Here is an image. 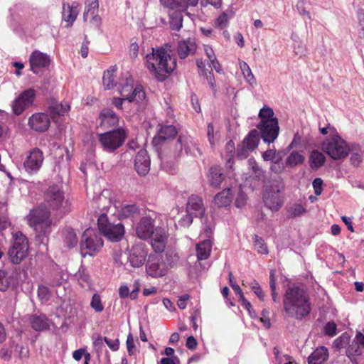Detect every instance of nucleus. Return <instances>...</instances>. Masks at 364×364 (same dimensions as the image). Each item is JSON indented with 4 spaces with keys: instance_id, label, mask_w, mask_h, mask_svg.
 Instances as JSON below:
<instances>
[{
    "instance_id": "1",
    "label": "nucleus",
    "mask_w": 364,
    "mask_h": 364,
    "mask_svg": "<svg viewBox=\"0 0 364 364\" xmlns=\"http://www.w3.org/2000/svg\"><path fill=\"white\" fill-rule=\"evenodd\" d=\"M283 310L285 318L301 321L307 317L312 310L307 291L296 285L288 287L283 297Z\"/></svg>"
},
{
    "instance_id": "2",
    "label": "nucleus",
    "mask_w": 364,
    "mask_h": 364,
    "mask_svg": "<svg viewBox=\"0 0 364 364\" xmlns=\"http://www.w3.org/2000/svg\"><path fill=\"white\" fill-rule=\"evenodd\" d=\"M146 56V67L158 82H164L176 67V59L164 48H151Z\"/></svg>"
},
{
    "instance_id": "3",
    "label": "nucleus",
    "mask_w": 364,
    "mask_h": 364,
    "mask_svg": "<svg viewBox=\"0 0 364 364\" xmlns=\"http://www.w3.org/2000/svg\"><path fill=\"white\" fill-rule=\"evenodd\" d=\"M273 109L268 107H263L259 112L258 117L261 122L257 124V128L261 132V137L264 142L272 143L278 136L279 127L278 119L274 117Z\"/></svg>"
},
{
    "instance_id": "4",
    "label": "nucleus",
    "mask_w": 364,
    "mask_h": 364,
    "mask_svg": "<svg viewBox=\"0 0 364 364\" xmlns=\"http://www.w3.org/2000/svg\"><path fill=\"white\" fill-rule=\"evenodd\" d=\"M119 93L127 98L129 102L146 105V93L141 85H134V80L131 76H126L119 82Z\"/></svg>"
},
{
    "instance_id": "5",
    "label": "nucleus",
    "mask_w": 364,
    "mask_h": 364,
    "mask_svg": "<svg viewBox=\"0 0 364 364\" xmlns=\"http://www.w3.org/2000/svg\"><path fill=\"white\" fill-rule=\"evenodd\" d=\"M104 245L101 235L97 230L87 228L82 236L80 242V253L85 257L87 255L94 256L100 252Z\"/></svg>"
},
{
    "instance_id": "6",
    "label": "nucleus",
    "mask_w": 364,
    "mask_h": 364,
    "mask_svg": "<svg viewBox=\"0 0 364 364\" xmlns=\"http://www.w3.org/2000/svg\"><path fill=\"white\" fill-rule=\"evenodd\" d=\"M323 150L333 159L338 160L348 156L349 148L338 134H334L323 142Z\"/></svg>"
},
{
    "instance_id": "7",
    "label": "nucleus",
    "mask_w": 364,
    "mask_h": 364,
    "mask_svg": "<svg viewBox=\"0 0 364 364\" xmlns=\"http://www.w3.org/2000/svg\"><path fill=\"white\" fill-rule=\"evenodd\" d=\"M13 238V245L9 249L8 255L13 264H18L28 256V241L27 237L21 232L14 234Z\"/></svg>"
},
{
    "instance_id": "8",
    "label": "nucleus",
    "mask_w": 364,
    "mask_h": 364,
    "mask_svg": "<svg viewBox=\"0 0 364 364\" xmlns=\"http://www.w3.org/2000/svg\"><path fill=\"white\" fill-rule=\"evenodd\" d=\"M97 225L101 233L112 242L121 240L124 235V225L121 223L117 224L110 223L104 213L98 217Z\"/></svg>"
},
{
    "instance_id": "9",
    "label": "nucleus",
    "mask_w": 364,
    "mask_h": 364,
    "mask_svg": "<svg viewBox=\"0 0 364 364\" xmlns=\"http://www.w3.org/2000/svg\"><path fill=\"white\" fill-rule=\"evenodd\" d=\"M50 212L46 208H35L30 211L28 215V224L36 231L45 235L50 227Z\"/></svg>"
},
{
    "instance_id": "10",
    "label": "nucleus",
    "mask_w": 364,
    "mask_h": 364,
    "mask_svg": "<svg viewBox=\"0 0 364 364\" xmlns=\"http://www.w3.org/2000/svg\"><path fill=\"white\" fill-rule=\"evenodd\" d=\"M126 139V133L122 129H117L99 134V141L103 149L113 152L119 148Z\"/></svg>"
},
{
    "instance_id": "11",
    "label": "nucleus",
    "mask_w": 364,
    "mask_h": 364,
    "mask_svg": "<svg viewBox=\"0 0 364 364\" xmlns=\"http://www.w3.org/2000/svg\"><path fill=\"white\" fill-rule=\"evenodd\" d=\"M36 97V91L33 88H28L18 94L11 102L13 113L19 116L24 111L32 107Z\"/></svg>"
},
{
    "instance_id": "12",
    "label": "nucleus",
    "mask_w": 364,
    "mask_h": 364,
    "mask_svg": "<svg viewBox=\"0 0 364 364\" xmlns=\"http://www.w3.org/2000/svg\"><path fill=\"white\" fill-rule=\"evenodd\" d=\"M156 216V213L149 210L140 218L136 227V235L139 238L148 240L151 237L156 228H155Z\"/></svg>"
},
{
    "instance_id": "13",
    "label": "nucleus",
    "mask_w": 364,
    "mask_h": 364,
    "mask_svg": "<svg viewBox=\"0 0 364 364\" xmlns=\"http://www.w3.org/2000/svg\"><path fill=\"white\" fill-rule=\"evenodd\" d=\"M147 274L153 278L165 276L168 272V267L161 257L149 256L146 264Z\"/></svg>"
},
{
    "instance_id": "14",
    "label": "nucleus",
    "mask_w": 364,
    "mask_h": 364,
    "mask_svg": "<svg viewBox=\"0 0 364 364\" xmlns=\"http://www.w3.org/2000/svg\"><path fill=\"white\" fill-rule=\"evenodd\" d=\"M45 201L50 208L58 210L65 203L64 193L58 186H51L45 193Z\"/></svg>"
},
{
    "instance_id": "15",
    "label": "nucleus",
    "mask_w": 364,
    "mask_h": 364,
    "mask_svg": "<svg viewBox=\"0 0 364 364\" xmlns=\"http://www.w3.org/2000/svg\"><path fill=\"white\" fill-rule=\"evenodd\" d=\"M43 160V154L41 150L38 148L32 149L23 162L25 171L29 174L36 173L41 168Z\"/></svg>"
},
{
    "instance_id": "16",
    "label": "nucleus",
    "mask_w": 364,
    "mask_h": 364,
    "mask_svg": "<svg viewBox=\"0 0 364 364\" xmlns=\"http://www.w3.org/2000/svg\"><path fill=\"white\" fill-rule=\"evenodd\" d=\"M28 125L35 132H45L50 126V119L48 114L36 112L28 118Z\"/></svg>"
},
{
    "instance_id": "17",
    "label": "nucleus",
    "mask_w": 364,
    "mask_h": 364,
    "mask_svg": "<svg viewBox=\"0 0 364 364\" xmlns=\"http://www.w3.org/2000/svg\"><path fill=\"white\" fill-rule=\"evenodd\" d=\"M147 255L148 252L144 244L134 245L128 258L131 266L133 267H141L146 259Z\"/></svg>"
},
{
    "instance_id": "18",
    "label": "nucleus",
    "mask_w": 364,
    "mask_h": 364,
    "mask_svg": "<svg viewBox=\"0 0 364 364\" xmlns=\"http://www.w3.org/2000/svg\"><path fill=\"white\" fill-rule=\"evenodd\" d=\"M50 61V58L47 54L39 50H34L29 58L31 70L33 73L38 74L41 69L48 67Z\"/></svg>"
},
{
    "instance_id": "19",
    "label": "nucleus",
    "mask_w": 364,
    "mask_h": 364,
    "mask_svg": "<svg viewBox=\"0 0 364 364\" xmlns=\"http://www.w3.org/2000/svg\"><path fill=\"white\" fill-rule=\"evenodd\" d=\"M168 233L167 232L161 227H157L153 234L151 245L154 250L157 253H161L165 250L168 241Z\"/></svg>"
},
{
    "instance_id": "20",
    "label": "nucleus",
    "mask_w": 364,
    "mask_h": 364,
    "mask_svg": "<svg viewBox=\"0 0 364 364\" xmlns=\"http://www.w3.org/2000/svg\"><path fill=\"white\" fill-rule=\"evenodd\" d=\"M150 158L146 149L138 151L134 159V167L140 176H146L150 170Z\"/></svg>"
},
{
    "instance_id": "21",
    "label": "nucleus",
    "mask_w": 364,
    "mask_h": 364,
    "mask_svg": "<svg viewBox=\"0 0 364 364\" xmlns=\"http://www.w3.org/2000/svg\"><path fill=\"white\" fill-rule=\"evenodd\" d=\"M186 212L193 214L196 218H201L205 213L203 200L197 195H192L188 198Z\"/></svg>"
},
{
    "instance_id": "22",
    "label": "nucleus",
    "mask_w": 364,
    "mask_h": 364,
    "mask_svg": "<svg viewBox=\"0 0 364 364\" xmlns=\"http://www.w3.org/2000/svg\"><path fill=\"white\" fill-rule=\"evenodd\" d=\"M178 132L174 126H163L159 129L157 136L153 139V144L154 146H162L166 140L175 138Z\"/></svg>"
},
{
    "instance_id": "23",
    "label": "nucleus",
    "mask_w": 364,
    "mask_h": 364,
    "mask_svg": "<svg viewBox=\"0 0 364 364\" xmlns=\"http://www.w3.org/2000/svg\"><path fill=\"white\" fill-rule=\"evenodd\" d=\"M197 50V45L191 38L180 41L178 42L176 53L180 59H185L188 55L195 54Z\"/></svg>"
},
{
    "instance_id": "24",
    "label": "nucleus",
    "mask_w": 364,
    "mask_h": 364,
    "mask_svg": "<svg viewBox=\"0 0 364 364\" xmlns=\"http://www.w3.org/2000/svg\"><path fill=\"white\" fill-rule=\"evenodd\" d=\"M166 8L178 11H186L190 6H196L198 0H159Z\"/></svg>"
},
{
    "instance_id": "25",
    "label": "nucleus",
    "mask_w": 364,
    "mask_h": 364,
    "mask_svg": "<svg viewBox=\"0 0 364 364\" xmlns=\"http://www.w3.org/2000/svg\"><path fill=\"white\" fill-rule=\"evenodd\" d=\"M100 126L104 129L117 127L119 124V117L110 109H104L100 114Z\"/></svg>"
},
{
    "instance_id": "26",
    "label": "nucleus",
    "mask_w": 364,
    "mask_h": 364,
    "mask_svg": "<svg viewBox=\"0 0 364 364\" xmlns=\"http://www.w3.org/2000/svg\"><path fill=\"white\" fill-rule=\"evenodd\" d=\"M31 328L36 331H44L50 328V322L44 314H31L28 316Z\"/></svg>"
},
{
    "instance_id": "27",
    "label": "nucleus",
    "mask_w": 364,
    "mask_h": 364,
    "mask_svg": "<svg viewBox=\"0 0 364 364\" xmlns=\"http://www.w3.org/2000/svg\"><path fill=\"white\" fill-rule=\"evenodd\" d=\"M263 200L267 208L272 211H277L282 205V199L279 194L272 191H265Z\"/></svg>"
},
{
    "instance_id": "28",
    "label": "nucleus",
    "mask_w": 364,
    "mask_h": 364,
    "mask_svg": "<svg viewBox=\"0 0 364 364\" xmlns=\"http://www.w3.org/2000/svg\"><path fill=\"white\" fill-rule=\"evenodd\" d=\"M48 109L51 118L55 119L57 117L64 116L68 114L70 110V105L67 102H61L59 103L58 101L53 100Z\"/></svg>"
},
{
    "instance_id": "29",
    "label": "nucleus",
    "mask_w": 364,
    "mask_h": 364,
    "mask_svg": "<svg viewBox=\"0 0 364 364\" xmlns=\"http://www.w3.org/2000/svg\"><path fill=\"white\" fill-rule=\"evenodd\" d=\"M78 6L77 2H73L71 6L69 4H63V18L70 25L73 23L78 15Z\"/></svg>"
},
{
    "instance_id": "30",
    "label": "nucleus",
    "mask_w": 364,
    "mask_h": 364,
    "mask_svg": "<svg viewBox=\"0 0 364 364\" xmlns=\"http://www.w3.org/2000/svg\"><path fill=\"white\" fill-rule=\"evenodd\" d=\"M328 358L327 348L321 346L317 348L308 358L309 364H322Z\"/></svg>"
},
{
    "instance_id": "31",
    "label": "nucleus",
    "mask_w": 364,
    "mask_h": 364,
    "mask_svg": "<svg viewBox=\"0 0 364 364\" xmlns=\"http://www.w3.org/2000/svg\"><path fill=\"white\" fill-rule=\"evenodd\" d=\"M212 242L210 240H205L196 245V254L198 260L207 259L211 252Z\"/></svg>"
},
{
    "instance_id": "32",
    "label": "nucleus",
    "mask_w": 364,
    "mask_h": 364,
    "mask_svg": "<svg viewBox=\"0 0 364 364\" xmlns=\"http://www.w3.org/2000/svg\"><path fill=\"white\" fill-rule=\"evenodd\" d=\"M140 214V209L136 204L123 205L119 213L120 218H134Z\"/></svg>"
},
{
    "instance_id": "33",
    "label": "nucleus",
    "mask_w": 364,
    "mask_h": 364,
    "mask_svg": "<svg viewBox=\"0 0 364 364\" xmlns=\"http://www.w3.org/2000/svg\"><path fill=\"white\" fill-rule=\"evenodd\" d=\"M117 72V66H111L103 74L102 82L105 90H111L116 86L114 73Z\"/></svg>"
},
{
    "instance_id": "34",
    "label": "nucleus",
    "mask_w": 364,
    "mask_h": 364,
    "mask_svg": "<svg viewBox=\"0 0 364 364\" xmlns=\"http://www.w3.org/2000/svg\"><path fill=\"white\" fill-rule=\"evenodd\" d=\"M224 175L220 166H213L210 169L209 182L211 186L218 188L223 181Z\"/></svg>"
},
{
    "instance_id": "35",
    "label": "nucleus",
    "mask_w": 364,
    "mask_h": 364,
    "mask_svg": "<svg viewBox=\"0 0 364 364\" xmlns=\"http://www.w3.org/2000/svg\"><path fill=\"white\" fill-rule=\"evenodd\" d=\"M259 141V133L257 129L251 130L248 135L245 138L243 144L250 151H253L258 145Z\"/></svg>"
},
{
    "instance_id": "36",
    "label": "nucleus",
    "mask_w": 364,
    "mask_h": 364,
    "mask_svg": "<svg viewBox=\"0 0 364 364\" xmlns=\"http://www.w3.org/2000/svg\"><path fill=\"white\" fill-rule=\"evenodd\" d=\"M215 203L218 207H225L230 204L231 190L230 188H225L215 196Z\"/></svg>"
},
{
    "instance_id": "37",
    "label": "nucleus",
    "mask_w": 364,
    "mask_h": 364,
    "mask_svg": "<svg viewBox=\"0 0 364 364\" xmlns=\"http://www.w3.org/2000/svg\"><path fill=\"white\" fill-rule=\"evenodd\" d=\"M76 279L78 282V284L82 288H90L92 286V281L90 275L86 272L85 269L83 267H80L75 274Z\"/></svg>"
},
{
    "instance_id": "38",
    "label": "nucleus",
    "mask_w": 364,
    "mask_h": 364,
    "mask_svg": "<svg viewBox=\"0 0 364 364\" xmlns=\"http://www.w3.org/2000/svg\"><path fill=\"white\" fill-rule=\"evenodd\" d=\"M326 161L325 156L318 150L311 151L309 156L310 166L312 168H318L321 167Z\"/></svg>"
},
{
    "instance_id": "39",
    "label": "nucleus",
    "mask_w": 364,
    "mask_h": 364,
    "mask_svg": "<svg viewBox=\"0 0 364 364\" xmlns=\"http://www.w3.org/2000/svg\"><path fill=\"white\" fill-rule=\"evenodd\" d=\"M182 11H176L169 16V24L172 30L178 31L183 26Z\"/></svg>"
},
{
    "instance_id": "40",
    "label": "nucleus",
    "mask_w": 364,
    "mask_h": 364,
    "mask_svg": "<svg viewBox=\"0 0 364 364\" xmlns=\"http://www.w3.org/2000/svg\"><path fill=\"white\" fill-rule=\"evenodd\" d=\"M181 150L183 148L186 153L191 152L192 149L196 146L193 139L189 136L180 135L178 139Z\"/></svg>"
},
{
    "instance_id": "41",
    "label": "nucleus",
    "mask_w": 364,
    "mask_h": 364,
    "mask_svg": "<svg viewBox=\"0 0 364 364\" xmlns=\"http://www.w3.org/2000/svg\"><path fill=\"white\" fill-rule=\"evenodd\" d=\"M204 50L213 68L217 72H219L220 70L221 67L216 58L213 48L209 45H204Z\"/></svg>"
},
{
    "instance_id": "42",
    "label": "nucleus",
    "mask_w": 364,
    "mask_h": 364,
    "mask_svg": "<svg viewBox=\"0 0 364 364\" xmlns=\"http://www.w3.org/2000/svg\"><path fill=\"white\" fill-rule=\"evenodd\" d=\"M13 281V277L9 272L0 270V291H6Z\"/></svg>"
},
{
    "instance_id": "43",
    "label": "nucleus",
    "mask_w": 364,
    "mask_h": 364,
    "mask_svg": "<svg viewBox=\"0 0 364 364\" xmlns=\"http://www.w3.org/2000/svg\"><path fill=\"white\" fill-rule=\"evenodd\" d=\"M240 67L242 70V73L246 79V80L250 83L251 85H254L256 84V80L255 77L252 73V70L247 63L245 61H241L240 63Z\"/></svg>"
},
{
    "instance_id": "44",
    "label": "nucleus",
    "mask_w": 364,
    "mask_h": 364,
    "mask_svg": "<svg viewBox=\"0 0 364 364\" xmlns=\"http://www.w3.org/2000/svg\"><path fill=\"white\" fill-rule=\"evenodd\" d=\"M304 156L297 151H292L287 158L286 164L287 166L294 167L299 164H303Z\"/></svg>"
},
{
    "instance_id": "45",
    "label": "nucleus",
    "mask_w": 364,
    "mask_h": 364,
    "mask_svg": "<svg viewBox=\"0 0 364 364\" xmlns=\"http://www.w3.org/2000/svg\"><path fill=\"white\" fill-rule=\"evenodd\" d=\"M254 246L259 254L267 255L269 253L268 247L264 240L256 235L254 236Z\"/></svg>"
},
{
    "instance_id": "46",
    "label": "nucleus",
    "mask_w": 364,
    "mask_h": 364,
    "mask_svg": "<svg viewBox=\"0 0 364 364\" xmlns=\"http://www.w3.org/2000/svg\"><path fill=\"white\" fill-rule=\"evenodd\" d=\"M91 308L96 313H101L104 311V304L99 294H94L90 301Z\"/></svg>"
},
{
    "instance_id": "47",
    "label": "nucleus",
    "mask_w": 364,
    "mask_h": 364,
    "mask_svg": "<svg viewBox=\"0 0 364 364\" xmlns=\"http://www.w3.org/2000/svg\"><path fill=\"white\" fill-rule=\"evenodd\" d=\"M350 341V336L348 333H344L334 341L333 345L337 349L344 348L349 345Z\"/></svg>"
},
{
    "instance_id": "48",
    "label": "nucleus",
    "mask_w": 364,
    "mask_h": 364,
    "mask_svg": "<svg viewBox=\"0 0 364 364\" xmlns=\"http://www.w3.org/2000/svg\"><path fill=\"white\" fill-rule=\"evenodd\" d=\"M284 183L283 179L278 176L272 181V185L266 189L267 191H272L279 194L280 191L284 190Z\"/></svg>"
},
{
    "instance_id": "49",
    "label": "nucleus",
    "mask_w": 364,
    "mask_h": 364,
    "mask_svg": "<svg viewBox=\"0 0 364 364\" xmlns=\"http://www.w3.org/2000/svg\"><path fill=\"white\" fill-rule=\"evenodd\" d=\"M65 242L69 248L77 245L78 239L73 230H68L65 237Z\"/></svg>"
},
{
    "instance_id": "50",
    "label": "nucleus",
    "mask_w": 364,
    "mask_h": 364,
    "mask_svg": "<svg viewBox=\"0 0 364 364\" xmlns=\"http://www.w3.org/2000/svg\"><path fill=\"white\" fill-rule=\"evenodd\" d=\"M362 354V350L358 344H357L354 341H352L351 344H349L347 350L346 355L348 358L358 356Z\"/></svg>"
},
{
    "instance_id": "51",
    "label": "nucleus",
    "mask_w": 364,
    "mask_h": 364,
    "mask_svg": "<svg viewBox=\"0 0 364 364\" xmlns=\"http://www.w3.org/2000/svg\"><path fill=\"white\" fill-rule=\"evenodd\" d=\"M6 211V209L4 207L0 208V232L6 230L11 225Z\"/></svg>"
},
{
    "instance_id": "52",
    "label": "nucleus",
    "mask_w": 364,
    "mask_h": 364,
    "mask_svg": "<svg viewBox=\"0 0 364 364\" xmlns=\"http://www.w3.org/2000/svg\"><path fill=\"white\" fill-rule=\"evenodd\" d=\"M50 291L49 289L43 285H41L38 289V297L42 302H46L49 300Z\"/></svg>"
},
{
    "instance_id": "53",
    "label": "nucleus",
    "mask_w": 364,
    "mask_h": 364,
    "mask_svg": "<svg viewBox=\"0 0 364 364\" xmlns=\"http://www.w3.org/2000/svg\"><path fill=\"white\" fill-rule=\"evenodd\" d=\"M250 287L251 289L253 291V292L259 298V299L261 301H264V294L260 285L255 279L252 280L250 282Z\"/></svg>"
},
{
    "instance_id": "54",
    "label": "nucleus",
    "mask_w": 364,
    "mask_h": 364,
    "mask_svg": "<svg viewBox=\"0 0 364 364\" xmlns=\"http://www.w3.org/2000/svg\"><path fill=\"white\" fill-rule=\"evenodd\" d=\"M99 7V3L97 0L92 1L88 6L87 8H86L84 14H83V18L85 21L87 19V16L89 13L92 16L96 15L98 11Z\"/></svg>"
},
{
    "instance_id": "55",
    "label": "nucleus",
    "mask_w": 364,
    "mask_h": 364,
    "mask_svg": "<svg viewBox=\"0 0 364 364\" xmlns=\"http://www.w3.org/2000/svg\"><path fill=\"white\" fill-rule=\"evenodd\" d=\"M291 217L295 218L306 213V209L301 204H294L289 209Z\"/></svg>"
},
{
    "instance_id": "56",
    "label": "nucleus",
    "mask_w": 364,
    "mask_h": 364,
    "mask_svg": "<svg viewBox=\"0 0 364 364\" xmlns=\"http://www.w3.org/2000/svg\"><path fill=\"white\" fill-rule=\"evenodd\" d=\"M229 18L226 13H222L216 19L215 24L218 27L223 29L228 24Z\"/></svg>"
},
{
    "instance_id": "57",
    "label": "nucleus",
    "mask_w": 364,
    "mask_h": 364,
    "mask_svg": "<svg viewBox=\"0 0 364 364\" xmlns=\"http://www.w3.org/2000/svg\"><path fill=\"white\" fill-rule=\"evenodd\" d=\"M337 326L334 322H328L324 328V333L329 336H334L336 334Z\"/></svg>"
},
{
    "instance_id": "58",
    "label": "nucleus",
    "mask_w": 364,
    "mask_h": 364,
    "mask_svg": "<svg viewBox=\"0 0 364 364\" xmlns=\"http://www.w3.org/2000/svg\"><path fill=\"white\" fill-rule=\"evenodd\" d=\"M269 311L264 309L262 311V316L260 318V321L262 323L263 326L266 328H269L271 327V321L269 317Z\"/></svg>"
},
{
    "instance_id": "59",
    "label": "nucleus",
    "mask_w": 364,
    "mask_h": 364,
    "mask_svg": "<svg viewBox=\"0 0 364 364\" xmlns=\"http://www.w3.org/2000/svg\"><path fill=\"white\" fill-rule=\"evenodd\" d=\"M99 208L102 210H105L109 208L110 201L106 197H99L98 199L95 202Z\"/></svg>"
},
{
    "instance_id": "60",
    "label": "nucleus",
    "mask_w": 364,
    "mask_h": 364,
    "mask_svg": "<svg viewBox=\"0 0 364 364\" xmlns=\"http://www.w3.org/2000/svg\"><path fill=\"white\" fill-rule=\"evenodd\" d=\"M126 343L129 355H133L134 353L135 344L134 341V338L131 333H129V335L127 336Z\"/></svg>"
},
{
    "instance_id": "61",
    "label": "nucleus",
    "mask_w": 364,
    "mask_h": 364,
    "mask_svg": "<svg viewBox=\"0 0 364 364\" xmlns=\"http://www.w3.org/2000/svg\"><path fill=\"white\" fill-rule=\"evenodd\" d=\"M195 217L193 214L187 213L179 221L178 223L181 227H188L193 223V218Z\"/></svg>"
},
{
    "instance_id": "62",
    "label": "nucleus",
    "mask_w": 364,
    "mask_h": 364,
    "mask_svg": "<svg viewBox=\"0 0 364 364\" xmlns=\"http://www.w3.org/2000/svg\"><path fill=\"white\" fill-rule=\"evenodd\" d=\"M104 341L112 350L117 351L119 349V341L118 338L111 340L107 337H105Z\"/></svg>"
},
{
    "instance_id": "63",
    "label": "nucleus",
    "mask_w": 364,
    "mask_h": 364,
    "mask_svg": "<svg viewBox=\"0 0 364 364\" xmlns=\"http://www.w3.org/2000/svg\"><path fill=\"white\" fill-rule=\"evenodd\" d=\"M313 188L314 193L316 196L321 195L322 192L323 180L321 178H316L313 181Z\"/></svg>"
},
{
    "instance_id": "64",
    "label": "nucleus",
    "mask_w": 364,
    "mask_h": 364,
    "mask_svg": "<svg viewBox=\"0 0 364 364\" xmlns=\"http://www.w3.org/2000/svg\"><path fill=\"white\" fill-rule=\"evenodd\" d=\"M357 16L358 24L361 27V30L363 31L361 37H364V9H359Z\"/></svg>"
}]
</instances>
